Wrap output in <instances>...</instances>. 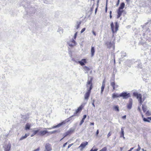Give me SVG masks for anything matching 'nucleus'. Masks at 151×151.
<instances>
[{"mask_svg":"<svg viewBox=\"0 0 151 151\" xmlns=\"http://www.w3.org/2000/svg\"><path fill=\"white\" fill-rule=\"evenodd\" d=\"M111 85L113 87V90H115L116 88L118 87V86L117 85H116L115 84L114 81L111 82Z\"/></svg>","mask_w":151,"mask_h":151,"instance_id":"f3484780","label":"nucleus"},{"mask_svg":"<svg viewBox=\"0 0 151 151\" xmlns=\"http://www.w3.org/2000/svg\"><path fill=\"white\" fill-rule=\"evenodd\" d=\"M142 109L144 112H145L147 110V107L143 105H142Z\"/></svg>","mask_w":151,"mask_h":151,"instance_id":"393cba45","label":"nucleus"},{"mask_svg":"<svg viewBox=\"0 0 151 151\" xmlns=\"http://www.w3.org/2000/svg\"><path fill=\"white\" fill-rule=\"evenodd\" d=\"M32 133L31 135V137L34 136L36 134L40 136H43L47 134H49L54 133L56 132V131H54L49 132L46 130H40V128H37L36 130H32Z\"/></svg>","mask_w":151,"mask_h":151,"instance_id":"f257e3e1","label":"nucleus"},{"mask_svg":"<svg viewBox=\"0 0 151 151\" xmlns=\"http://www.w3.org/2000/svg\"><path fill=\"white\" fill-rule=\"evenodd\" d=\"M120 97H122L124 99H127L130 97V94L129 93H127L126 92H122L120 94Z\"/></svg>","mask_w":151,"mask_h":151,"instance_id":"0eeeda50","label":"nucleus"},{"mask_svg":"<svg viewBox=\"0 0 151 151\" xmlns=\"http://www.w3.org/2000/svg\"><path fill=\"white\" fill-rule=\"evenodd\" d=\"M71 118V116H70L69 118L67 119L64 121H63L62 122L58 124V126H60L65 124L66 122H68L69 121H70Z\"/></svg>","mask_w":151,"mask_h":151,"instance_id":"9b49d317","label":"nucleus"},{"mask_svg":"<svg viewBox=\"0 0 151 151\" xmlns=\"http://www.w3.org/2000/svg\"><path fill=\"white\" fill-rule=\"evenodd\" d=\"M138 111H139V112H141V109H140V107H138Z\"/></svg>","mask_w":151,"mask_h":151,"instance_id":"79ce46f5","label":"nucleus"},{"mask_svg":"<svg viewBox=\"0 0 151 151\" xmlns=\"http://www.w3.org/2000/svg\"><path fill=\"white\" fill-rule=\"evenodd\" d=\"M98 150V149L97 148H96L95 146H94L90 150V151H97Z\"/></svg>","mask_w":151,"mask_h":151,"instance_id":"a878e982","label":"nucleus"},{"mask_svg":"<svg viewBox=\"0 0 151 151\" xmlns=\"http://www.w3.org/2000/svg\"><path fill=\"white\" fill-rule=\"evenodd\" d=\"M85 28H83L81 32V33H83L85 30Z\"/></svg>","mask_w":151,"mask_h":151,"instance_id":"f704fd0d","label":"nucleus"},{"mask_svg":"<svg viewBox=\"0 0 151 151\" xmlns=\"http://www.w3.org/2000/svg\"><path fill=\"white\" fill-rule=\"evenodd\" d=\"M126 1L127 4H129V3L130 0H126Z\"/></svg>","mask_w":151,"mask_h":151,"instance_id":"a18cd8bd","label":"nucleus"},{"mask_svg":"<svg viewBox=\"0 0 151 151\" xmlns=\"http://www.w3.org/2000/svg\"><path fill=\"white\" fill-rule=\"evenodd\" d=\"M133 149L134 147H132L128 151H131Z\"/></svg>","mask_w":151,"mask_h":151,"instance_id":"09e8293b","label":"nucleus"},{"mask_svg":"<svg viewBox=\"0 0 151 151\" xmlns=\"http://www.w3.org/2000/svg\"><path fill=\"white\" fill-rule=\"evenodd\" d=\"M114 25L113 22H111L110 24L111 29L113 33H116L118 30L119 27V25L117 22L114 23Z\"/></svg>","mask_w":151,"mask_h":151,"instance_id":"20e7f679","label":"nucleus"},{"mask_svg":"<svg viewBox=\"0 0 151 151\" xmlns=\"http://www.w3.org/2000/svg\"><path fill=\"white\" fill-rule=\"evenodd\" d=\"M141 149V147L139 145H138V148L137 150V151H139Z\"/></svg>","mask_w":151,"mask_h":151,"instance_id":"473e14b6","label":"nucleus"},{"mask_svg":"<svg viewBox=\"0 0 151 151\" xmlns=\"http://www.w3.org/2000/svg\"><path fill=\"white\" fill-rule=\"evenodd\" d=\"M68 142H66L65 143H64V144L63 145V147H65V146L67 145V143H68Z\"/></svg>","mask_w":151,"mask_h":151,"instance_id":"ea45409f","label":"nucleus"},{"mask_svg":"<svg viewBox=\"0 0 151 151\" xmlns=\"http://www.w3.org/2000/svg\"><path fill=\"white\" fill-rule=\"evenodd\" d=\"M81 23V21H80L79 22H77L76 24V29H78L80 27V25Z\"/></svg>","mask_w":151,"mask_h":151,"instance_id":"412c9836","label":"nucleus"},{"mask_svg":"<svg viewBox=\"0 0 151 151\" xmlns=\"http://www.w3.org/2000/svg\"><path fill=\"white\" fill-rule=\"evenodd\" d=\"M52 150V147L50 144L47 143L45 145V150L44 151H51Z\"/></svg>","mask_w":151,"mask_h":151,"instance_id":"1a4fd4ad","label":"nucleus"},{"mask_svg":"<svg viewBox=\"0 0 151 151\" xmlns=\"http://www.w3.org/2000/svg\"><path fill=\"white\" fill-rule=\"evenodd\" d=\"M123 12V10L121 9H118L117 10V18H119L121 16L122 13Z\"/></svg>","mask_w":151,"mask_h":151,"instance_id":"ddd939ff","label":"nucleus"},{"mask_svg":"<svg viewBox=\"0 0 151 151\" xmlns=\"http://www.w3.org/2000/svg\"><path fill=\"white\" fill-rule=\"evenodd\" d=\"M11 148V144H8L4 147V150H10Z\"/></svg>","mask_w":151,"mask_h":151,"instance_id":"6ab92c4d","label":"nucleus"},{"mask_svg":"<svg viewBox=\"0 0 151 151\" xmlns=\"http://www.w3.org/2000/svg\"><path fill=\"white\" fill-rule=\"evenodd\" d=\"M107 148L106 147H104L103 148H102L101 150H99V151H107Z\"/></svg>","mask_w":151,"mask_h":151,"instance_id":"7c9ffc66","label":"nucleus"},{"mask_svg":"<svg viewBox=\"0 0 151 151\" xmlns=\"http://www.w3.org/2000/svg\"><path fill=\"white\" fill-rule=\"evenodd\" d=\"M90 125H94V123L93 122V123H90Z\"/></svg>","mask_w":151,"mask_h":151,"instance_id":"3c124183","label":"nucleus"},{"mask_svg":"<svg viewBox=\"0 0 151 151\" xmlns=\"http://www.w3.org/2000/svg\"><path fill=\"white\" fill-rule=\"evenodd\" d=\"M124 3L123 2L120 5L118 9L123 10V9L124 8Z\"/></svg>","mask_w":151,"mask_h":151,"instance_id":"4be33fe9","label":"nucleus"},{"mask_svg":"<svg viewBox=\"0 0 151 151\" xmlns=\"http://www.w3.org/2000/svg\"><path fill=\"white\" fill-rule=\"evenodd\" d=\"M142 150L143 151H147L146 150H144L143 149H142Z\"/></svg>","mask_w":151,"mask_h":151,"instance_id":"6e6d98bb","label":"nucleus"},{"mask_svg":"<svg viewBox=\"0 0 151 151\" xmlns=\"http://www.w3.org/2000/svg\"><path fill=\"white\" fill-rule=\"evenodd\" d=\"M133 95L135 96L138 99V101L140 104H142L144 101L145 98L143 97L142 98V96L140 94H139L137 92H134L133 93Z\"/></svg>","mask_w":151,"mask_h":151,"instance_id":"7ed1b4c3","label":"nucleus"},{"mask_svg":"<svg viewBox=\"0 0 151 151\" xmlns=\"http://www.w3.org/2000/svg\"><path fill=\"white\" fill-rule=\"evenodd\" d=\"M114 109L115 111H119V107L118 105L115 106L114 107Z\"/></svg>","mask_w":151,"mask_h":151,"instance_id":"cd10ccee","label":"nucleus"},{"mask_svg":"<svg viewBox=\"0 0 151 151\" xmlns=\"http://www.w3.org/2000/svg\"><path fill=\"white\" fill-rule=\"evenodd\" d=\"M107 3L106 4V7H105V12L106 13L107 12Z\"/></svg>","mask_w":151,"mask_h":151,"instance_id":"2f4dec72","label":"nucleus"},{"mask_svg":"<svg viewBox=\"0 0 151 151\" xmlns=\"http://www.w3.org/2000/svg\"><path fill=\"white\" fill-rule=\"evenodd\" d=\"M99 133V130L97 129L96 132V135H97Z\"/></svg>","mask_w":151,"mask_h":151,"instance_id":"49530a36","label":"nucleus"},{"mask_svg":"<svg viewBox=\"0 0 151 151\" xmlns=\"http://www.w3.org/2000/svg\"><path fill=\"white\" fill-rule=\"evenodd\" d=\"M93 79V78L91 76L89 77L88 78V79L87 82L86 87L88 88V85H90V87L87 89V92L85 93L84 96V99L86 100H87L88 99L91 93V90L93 87L92 83Z\"/></svg>","mask_w":151,"mask_h":151,"instance_id":"f03ea898","label":"nucleus"},{"mask_svg":"<svg viewBox=\"0 0 151 151\" xmlns=\"http://www.w3.org/2000/svg\"><path fill=\"white\" fill-rule=\"evenodd\" d=\"M83 69L86 72V73H88L90 70V69L88 67L86 66L84 67Z\"/></svg>","mask_w":151,"mask_h":151,"instance_id":"b1692460","label":"nucleus"},{"mask_svg":"<svg viewBox=\"0 0 151 151\" xmlns=\"http://www.w3.org/2000/svg\"><path fill=\"white\" fill-rule=\"evenodd\" d=\"M32 126L31 124L29 123H27L25 125V130L26 131L30 130Z\"/></svg>","mask_w":151,"mask_h":151,"instance_id":"4468645a","label":"nucleus"},{"mask_svg":"<svg viewBox=\"0 0 151 151\" xmlns=\"http://www.w3.org/2000/svg\"><path fill=\"white\" fill-rule=\"evenodd\" d=\"M120 94H119L118 93H114L112 94V97L113 99L117 98L120 97Z\"/></svg>","mask_w":151,"mask_h":151,"instance_id":"aec40b11","label":"nucleus"},{"mask_svg":"<svg viewBox=\"0 0 151 151\" xmlns=\"http://www.w3.org/2000/svg\"><path fill=\"white\" fill-rule=\"evenodd\" d=\"M111 13H112V12L111 11H110L109 12L110 15H111Z\"/></svg>","mask_w":151,"mask_h":151,"instance_id":"603ef678","label":"nucleus"},{"mask_svg":"<svg viewBox=\"0 0 151 151\" xmlns=\"http://www.w3.org/2000/svg\"><path fill=\"white\" fill-rule=\"evenodd\" d=\"M73 145V143H72L70 144H69L68 147V148H69L71 146Z\"/></svg>","mask_w":151,"mask_h":151,"instance_id":"e433bc0d","label":"nucleus"},{"mask_svg":"<svg viewBox=\"0 0 151 151\" xmlns=\"http://www.w3.org/2000/svg\"><path fill=\"white\" fill-rule=\"evenodd\" d=\"M40 150V148L39 147L37 149L34 150L33 151H38Z\"/></svg>","mask_w":151,"mask_h":151,"instance_id":"c03bdc74","label":"nucleus"},{"mask_svg":"<svg viewBox=\"0 0 151 151\" xmlns=\"http://www.w3.org/2000/svg\"><path fill=\"white\" fill-rule=\"evenodd\" d=\"M126 115H124L122 116V118L123 119H124L126 118Z\"/></svg>","mask_w":151,"mask_h":151,"instance_id":"37998d69","label":"nucleus"},{"mask_svg":"<svg viewBox=\"0 0 151 151\" xmlns=\"http://www.w3.org/2000/svg\"><path fill=\"white\" fill-rule=\"evenodd\" d=\"M78 63L81 66L84 65L85 64L87 63V60L86 59H82L81 61H78Z\"/></svg>","mask_w":151,"mask_h":151,"instance_id":"f8f14e48","label":"nucleus"},{"mask_svg":"<svg viewBox=\"0 0 151 151\" xmlns=\"http://www.w3.org/2000/svg\"><path fill=\"white\" fill-rule=\"evenodd\" d=\"M29 135V134H26L24 136H22L19 139V140H22L26 138Z\"/></svg>","mask_w":151,"mask_h":151,"instance_id":"5701e85b","label":"nucleus"},{"mask_svg":"<svg viewBox=\"0 0 151 151\" xmlns=\"http://www.w3.org/2000/svg\"><path fill=\"white\" fill-rule=\"evenodd\" d=\"M93 8V7H92V8H91V10H92Z\"/></svg>","mask_w":151,"mask_h":151,"instance_id":"4d7b16f0","label":"nucleus"},{"mask_svg":"<svg viewBox=\"0 0 151 151\" xmlns=\"http://www.w3.org/2000/svg\"><path fill=\"white\" fill-rule=\"evenodd\" d=\"M133 100L132 99H130L129 100V102L127 104V108L128 109H131L132 105Z\"/></svg>","mask_w":151,"mask_h":151,"instance_id":"9d476101","label":"nucleus"},{"mask_svg":"<svg viewBox=\"0 0 151 151\" xmlns=\"http://www.w3.org/2000/svg\"><path fill=\"white\" fill-rule=\"evenodd\" d=\"M84 106L82 104L76 110V111L74 113V114L71 116V117H73L74 116L76 115L77 114L78 112H81L82 109L84 107Z\"/></svg>","mask_w":151,"mask_h":151,"instance_id":"423d86ee","label":"nucleus"},{"mask_svg":"<svg viewBox=\"0 0 151 151\" xmlns=\"http://www.w3.org/2000/svg\"><path fill=\"white\" fill-rule=\"evenodd\" d=\"M111 135V133L110 132H109L107 134V137H109Z\"/></svg>","mask_w":151,"mask_h":151,"instance_id":"4c0bfd02","label":"nucleus"},{"mask_svg":"<svg viewBox=\"0 0 151 151\" xmlns=\"http://www.w3.org/2000/svg\"><path fill=\"white\" fill-rule=\"evenodd\" d=\"M124 131L123 129L122 128L121 129V137H123L124 136Z\"/></svg>","mask_w":151,"mask_h":151,"instance_id":"c756f323","label":"nucleus"},{"mask_svg":"<svg viewBox=\"0 0 151 151\" xmlns=\"http://www.w3.org/2000/svg\"><path fill=\"white\" fill-rule=\"evenodd\" d=\"M5 151H10V150H4Z\"/></svg>","mask_w":151,"mask_h":151,"instance_id":"13d9d810","label":"nucleus"},{"mask_svg":"<svg viewBox=\"0 0 151 151\" xmlns=\"http://www.w3.org/2000/svg\"><path fill=\"white\" fill-rule=\"evenodd\" d=\"M105 80L104 79L102 82V85L101 87V93L102 94L104 88L105 86Z\"/></svg>","mask_w":151,"mask_h":151,"instance_id":"dca6fc26","label":"nucleus"},{"mask_svg":"<svg viewBox=\"0 0 151 151\" xmlns=\"http://www.w3.org/2000/svg\"><path fill=\"white\" fill-rule=\"evenodd\" d=\"M95 52V48L93 47H92L91 49V57L93 56Z\"/></svg>","mask_w":151,"mask_h":151,"instance_id":"a211bd4d","label":"nucleus"},{"mask_svg":"<svg viewBox=\"0 0 151 151\" xmlns=\"http://www.w3.org/2000/svg\"><path fill=\"white\" fill-rule=\"evenodd\" d=\"M145 115L147 116L151 115V112L148 111L146 112Z\"/></svg>","mask_w":151,"mask_h":151,"instance_id":"bb28decb","label":"nucleus"},{"mask_svg":"<svg viewBox=\"0 0 151 151\" xmlns=\"http://www.w3.org/2000/svg\"><path fill=\"white\" fill-rule=\"evenodd\" d=\"M74 129L72 128H70L68 131L64 134L63 137L62 139H61L60 140H61L63 138H64L65 137L71 134L74 132Z\"/></svg>","mask_w":151,"mask_h":151,"instance_id":"6e6552de","label":"nucleus"},{"mask_svg":"<svg viewBox=\"0 0 151 151\" xmlns=\"http://www.w3.org/2000/svg\"><path fill=\"white\" fill-rule=\"evenodd\" d=\"M92 32L93 34L95 36H96V32L94 31H92Z\"/></svg>","mask_w":151,"mask_h":151,"instance_id":"a19ab883","label":"nucleus"},{"mask_svg":"<svg viewBox=\"0 0 151 151\" xmlns=\"http://www.w3.org/2000/svg\"><path fill=\"white\" fill-rule=\"evenodd\" d=\"M97 10V7L95 10V13H96Z\"/></svg>","mask_w":151,"mask_h":151,"instance_id":"8fccbe9b","label":"nucleus"},{"mask_svg":"<svg viewBox=\"0 0 151 151\" xmlns=\"http://www.w3.org/2000/svg\"><path fill=\"white\" fill-rule=\"evenodd\" d=\"M142 116L143 118V120L145 122H150V121L151 120V117H148L147 118H146L144 117V115L142 114Z\"/></svg>","mask_w":151,"mask_h":151,"instance_id":"2eb2a0df","label":"nucleus"},{"mask_svg":"<svg viewBox=\"0 0 151 151\" xmlns=\"http://www.w3.org/2000/svg\"><path fill=\"white\" fill-rule=\"evenodd\" d=\"M77 32H76L74 34V38L75 39L76 38V36H77Z\"/></svg>","mask_w":151,"mask_h":151,"instance_id":"c9c22d12","label":"nucleus"},{"mask_svg":"<svg viewBox=\"0 0 151 151\" xmlns=\"http://www.w3.org/2000/svg\"><path fill=\"white\" fill-rule=\"evenodd\" d=\"M71 42L73 43V44H70L69 46H73L76 45V41L74 40H73Z\"/></svg>","mask_w":151,"mask_h":151,"instance_id":"c85d7f7f","label":"nucleus"},{"mask_svg":"<svg viewBox=\"0 0 151 151\" xmlns=\"http://www.w3.org/2000/svg\"><path fill=\"white\" fill-rule=\"evenodd\" d=\"M119 0H118V1L119 2Z\"/></svg>","mask_w":151,"mask_h":151,"instance_id":"bf43d9fd","label":"nucleus"},{"mask_svg":"<svg viewBox=\"0 0 151 151\" xmlns=\"http://www.w3.org/2000/svg\"><path fill=\"white\" fill-rule=\"evenodd\" d=\"M122 149H123V148L122 147L120 148L121 150L122 151Z\"/></svg>","mask_w":151,"mask_h":151,"instance_id":"5fc2aeb1","label":"nucleus"},{"mask_svg":"<svg viewBox=\"0 0 151 151\" xmlns=\"http://www.w3.org/2000/svg\"><path fill=\"white\" fill-rule=\"evenodd\" d=\"M112 16H111V15H110V19H111L112 18Z\"/></svg>","mask_w":151,"mask_h":151,"instance_id":"864d4df0","label":"nucleus"},{"mask_svg":"<svg viewBox=\"0 0 151 151\" xmlns=\"http://www.w3.org/2000/svg\"><path fill=\"white\" fill-rule=\"evenodd\" d=\"M84 121V120L82 119L81 120V121L80 122V125H81L83 123Z\"/></svg>","mask_w":151,"mask_h":151,"instance_id":"72a5a7b5","label":"nucleus"},{"mask_svg":"<svg viewBox=\"0 0 151 151\" xmlns=\"http://www.w3.org/2000/svg\"><path fill=\"white\" fill-rule=\"evenodd\" d=\"M86 115H85L83 116V118L82 119L84 120L86 118Z\"/></svg>","mask_w":151,"mask_h":151,"instance_id":"58836bf2","label":"nucleus"},{"mask_svg":"<svg viewBox=\"0 0 151 151\" xmlns=\"http://www.w3.org/2000/svg\"><path fill=\"white\" fill-rule=\"evenodd\" d=\"M88 142H87L86 141L82 142L80 145L78 147V148L80 149L81 151H82L84 149L86 146L88 145Z\"/></svg>","mask_w":151,"mask_h":151,"instance_id":"39448f33","label":"nucleus"},{"mask_svg":"<svg viewBox=\"0 0 151 151\" xmlns=\"http://www.w3.org/2000/svg\"><path fill=\"white\" fill-rule=\"evenodd\" d=\"M92 105H93V106L94 107H95V105H94V101H93L92 103Z\"/></svg>","mask_w":151,"mask_h":151,"instance_id":"de8ad7c7","label":"nucleus"}]
</instances>
